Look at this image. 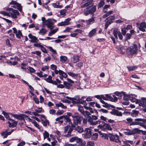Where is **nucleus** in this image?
<instances>
[{
  "mask_svg": "<svg viewBox=\"0 0 146 146\" xmlns=\"http://www.w3.org/2000/svg\"><path fill=\"white\" fill-rule=\"evenodd\" d=\"M73 122L75 125H80L83 119V117L79 115L77 112L74 113L72 116Z\"/></svg>",
  "mask_w": 146,
  "mask_h": 146,
  "instance_id": "f257e3e1",
  "label": "nucleus"
},
{
  "mask_svg": "<svg viewBox=\"0 0 146 146\" xmlns=\"http://www.w3.org/2000/svg\"><path fill=\"white\" fill-rule=\"evenodd\" d=\"M56 21V20L52 18L48 19L44 22V25H46L48 28L52 29L54 27L53 25Z\"/></svg>",
  "mask_w": 146,
  "mask_h": 146,
  "instance_id": "f03ea898",
  "label": "nucleus"
},
{
  "mask_svg": "<svg viewBox=\"0 0 146 146\" xmlns=\"http://www.w3.org/2000/svg\"><path fill=\"white\" fill-rule=\"evenodd\" d=\"M137 51V46L133 44L127 48L126 50L127 54L128 55H132L135 54Z\"/></svg>",
  "mask_w": 146,
  "mask_h": 146,
  "instance_id": "7ed1b4c3",
  "label": "nucleus"
},
{
  "mask_svg": "<svg viewBox=\"0 0 146 146\" xmlns=\"http://www.w3.org/2000/svg\"><path fill=\"white\" fill-rule=\"evenodd\" d=\"M6 10L7 11H9L11 17L13 19L17 18V15L19 14L17 10L13 9L12 8H8L6 9Z\"/></svg>",
  "mask_w": 146,
  "mask_h": 146,
  "instance_id": "20e7f679",
  "label": "nucleus"
},
{
  "mask_svg": "<svg viewBox=\"0 0 146 146\" xmlns=\"http://www.w3.org/2000/svg\"><path fill=\"white\" fill-rule=\"evenodd\" d=\"M92 0H82L81 3V7L84 8L85 7L90 8L92 6Z\"/></svg>",
  "mask_w": 146,
  "mask_h": 146,
  "instance_id": "39448f33",
  "label": "nucleus"
},
{
  "mask_svg": "<svg viewBox=\"0 0 146 146\" xmlns=\"http://www.w3.org/2000/svg\"><path fill=\"white\" fill-rule=\"evenodd\" d=\"M115 19L114 16H111L108 17L105 20L106 22L105 28L106 29L109 25L113 22Z\"/></svg>",
  "mask_w": 146,
  "mask_h": 146,
  "instance_id": "423d86ee",
  "label": "nucleus"
},
{
  "mask_svg": "<svg viewBox=\"0 0 146 146\" xmlns=\"http://www.w3.org/2000/svg\"><path fill=\"white\" fill-rule=\"evenodd\" d=\"M109 137L110 140L111 141H115L117 143H121V141L119 139V136L117 135L109 134Z\"/></svg>",
  "mask_w": 146,
  "mask_h": 146,
  "instance_id": "0eeeda50",
  "label": "nucleus"
},
{
  "mask_svg": "<svg viewBox=\"0 0 146 146\" xmlns=\"http://www.w3.org/2000/svg\"><path fill=\"white\" fill-rule=\"evenodd\" d=\"M16 129H12L10 131L8 132L9 130L8 129H6L1 133V135L3 137V138H5L7 137L9 135H10L11 133Z\"/></svg>",
  "mask_w": 146,
  "mask_h": 146,
  "instance_id": "6e6552de",
  "label": "nucleus"
},
{
  "mask_svg": "<svg viewBox=\"0 0 146 146\" xmlns=\"http://www.w3.org/2000/svg\"><path fill=\"white\" fill-rule=\"evenodd\" d=\"M137 132V128H135L134 129H125L123 133L126 135H131L134 134Z\"/></svg>",
  "mask_w": 146,
  "mask_h": 146,
  "instance_id": "1a4fd4ad",
  "label": "nucleus"
},
{
  "mask_svg": "<svg viewBox=\"0 0 146 146\" xmlns=\"http://www.w3.org/2000/svg\"><path fill=\"white\" fill-rule=\"evenodd\" d=\"M12 29L13 33L15 34L16 36L18 38L20 39L21 38V37H23V35L21 30H19L17 31L15 27L13 28Z\"/></svg>",
  "mask_w": 146,
  "mask_h": 146,
  "instance_id": "9d476101",
  "label": "nucleus"
},
{
  "mask_svg": "<svg viewBox=\"0 0 146 146\" xmlns=\"http://www.w3.org/2000/svg\"><path fill=\"white\" fill-rule=\"evenodd\" d=\"M85 133L84 134L85 138L88 139L90 138L91 136V129L87 128L84 131Z\"/></svg>",
  "mask_w": 146,
  "mask_h": 146,
  "instance_id": "9b49d317",
  "label": "nucleus"
},
{
  "mask_svg": "<svg viewBox=\"0 0 146 146\" xmlns=\"http://www.w3.org/2000/svg\"><path fill=\"white\" fill-rule=\"evenodd\" d=\"M137 104H139V106L146 108V98H141V100L137 99Z\"/></svg>",
  "mask_w": 146,
  "mask_h": 146,
  "instance_id": "f8f14e48",
  "label": "nucleus"
},
{
  "mask_svg": "<svg viewBox=\"0 0 146 146\" xmlns=\"http://www.w3.org/2000/svg\"><path fill=\"white\" fill-rule=\"evenodd\" d=\"M88 118V121L91 125H95L97 124H100L101 121L98 120L96 121H93L91 117H89Z\"/></svg>",
  "mask_w": 146,
  "mask_h": 146,
  "instance_id": "ddd939ff",
  "label": "nucleus"
},
{
  "mask_svg": "<svg viewBox=\"0 0 146 146\" xmlns=\"http://www.w3.org/2000/svg\"><path fill=\"white\" fill-rule=\"evenodd\" d=\"M70 20V18H67L64 21L62 22L58 23L57 25L62 26L69 25L70 24V23L69 22Z\"/></svg>",
  "mask_w": 146,
  "mask_h": 146,
  "instance_id": "4468645a",
  "label": "nucleus"
},
{
  "mask_svg": "<svg viewBox=\"0 0 146 146\" xmlns=\"http://www.w3.org/2000/svg\"><path fill=\"white\" fill-rule=\"evenodd\" d=\"M80 56L78 54L74 55L71 58V61L72 62L75 63L79 61V58Z\"/></svg>",
  "mask_w": 146,
  "mask_h": 146,
  "instance_id": "2eb2a0df",
  "label": "nucleus"
},
{
  "mask_svg": "<svg viewBox=\"0 0 146 146\" xmlns=\"http://www.w3.org/2000/svg\"><path fill=\"white\" fill-rule=\"evenodd\" d=\"M105 96L107 98V100H109L112 102H114L117 100V97L114 95H113L112 96H111L109 94H105Z\"/></svg>",
  "mask_w": 146,
  "mask_h": 146,
  "instance_id": "dca6fc26",
  "label": "nucleus"
},
{
  "mask_svg": "<svg viewBox=\"0 0 146 146\" xmlns=\"http://www.w3.org/2000/svg\"><path fill=\"white\" fill-rule=\"evenodd\" d=\"M29 38L31 39L30 40L32 42H37L38 40L37 38L35 36L32 35L31 33H30L28 35Z\"/></svg>",
  "mask_w": 146,
  "mask_h": 146,
  "instance_id": "f3484780",
  "label": "nucleus"
},
{
  "mask_svg": "<svg viewBox=\"0 0 146 146\" xmlns=\"http://www.w3.org/2000/svg\"><path fill=\"white\" fill-rule=\"evenodd\" d=\"M52 77L51 76H49L46 78L44 79V80L48 83H51L55 85H57V82L56 81H54L52 80Z\"/></svg>",
  "mask_w": 146,
  "mask_h": 146,
  "instance_id": "a211bd4d",
  "label": "nucleus"
},
{
  "mask_svg": "<svg viewBox=\"0 0 146 146\" xmlns=\"http://www.w3.org/2000/svg\"><path fill=\"white\" fill-rule=\"evenodd\" d=\"M10 121H11L12 123H11V122L9 121H8V123L9 124V127H15L17 126V121H15L12 119H10Z\"/></svg>",
  "mask_w": 146,
  "mask_h": 146,
  "instance_id": "6ab92c4d",
  "label": "nucleus"
},
{
  "mask_svg": "<svg viewBox=\"0 0 146 146\" xmlns=\"http://www.w3.org/2000/svg\"><path fill=\"white\" fill-rule=\"evenodd\" d=\"M110 113L112 115L118 116H121L122 115V113L121 112L115 109L113 110L110 112Z\"/></svg>",
  "mask_w": 146,
  "mask_h": 146,
  "instance_id": "aec40b11",
  "label": "nucleus"
},
{
  "mask_svg": "<svg viewBox=\"0 0 146 146\" xmlns=\"http://www.w3.org/2000/svg\"><path fill=\"white\" fill-rule=\"evenodd\" d=\"M122 94L123 95V99L126 101H128L130 100L131 97L132 96V95H128L125 94L124 92H122Z\"/></svg>",
  "mask_w": 146,
  "mask_h": 146,
  "instance_id": "412c9836",
  "label": "nucleus"
},
{
  "mask_svg": "<svg viewBox=\"0 0 146 146\" xmlns=\"http://www.w3.org/2000/svg\"><path fill=\"white\" fill-rule=\"evenodd\" d=\"M123 145V146H130L129 144L132 145L133 144V141L130 140H125L122 141Z\"/></svg>",
  "mask_w": 146,
  "mask_h": 146,
  "instance_id": "4be33fe9",
  "label": "nucleus"
},
{
  "mask_svg": "<svg viewBox=\"0 0 146 146\" xmlns=\"http://www.w3.org/2000/svg\"><path fill=\"white\" fill-rule=\"evenodd\" d=\"M72 102L74 104L78 103L80 102V99L78 96L72 98Z\"/></svg>",
  "mask_w": 146,
  "mask_h": 146,
  "instance_id": "5701e85b",
  "label": "nucleus"
},
{
  "mask_svg": "<svg viewBox=\"0 0 146 146\" xmlns=\"http://www.w3.org/2000/svg\"><path fill=\"white\" fill-rule=\"evenodd\" d=\"M59 75L60 76V78L61 80H63V78H66L67 76L66 74L61 70L60 71Z\"/></svg>",
  "mask_w": 146,
  "mask_h": 146,
  "instance_id": "b1692460",
  "label": "nucleus"
},
{
  "mask_svg": "<svg viewBox=\"0 0 146 146\" xmlns=\"http://www.w3.org/2000/svg\"><path fill=\"white\" fill-rule=\"evenodd\" d=\"M63 84L64 85V87L68 89H70L72 86V85L66 81H64Z\"/></svg>",
  "mask_w": 146,
  "mask_h": 146,
  "instance_id": "393cba45",
  "label": "nucleus"
},
{
  "mask_svg": "<svg viewBox=\"0 0 146 146\" xmlns=\"http://www.w3.org/2000/svg\"><path fill=\"white\" fill-rule=\"evenodd\" d=\"M100 123L101 124L98 126V127L102 130L105 131V124H106V123L103 121H101Z\"/></svg>",
  "mask_w": 146,
  "mask_h": 146,
  "instance_id": "a878e982",
  "label": "nucleus"
},
{
  "mask_svg": "<svg viewBox=\"0 0 146 146\" xmlns=\"http://www.w3.org/2000/svg\"><path fill=\"white\" fill-rule=\"evenodd\" d=\"M74 129L80 133H82L83 131V128L81 126H77V127H76Z\"/></svg>",
  "mask_w": 146,
  "mask_h": 146,
  "instance_id": "bb28decb",
  "label": "nucleus"
},
{
  "mask_svg": "<svg viewBox=\"0 0 146 146\" xmlns=\"http://www.w3.org/2000/svg\"><path fill=\"white\" fill-rule=\"evenodd\" d=\"M73 129L71 128H69L68 131L67 132V134H66L65 135H64V136L66 137H70L71 136H72L73 135H71V132L73 131Z\"/></svg>",
  "mask_w": 146,
  "mask_h": 146,
  "instance_id": "cd10ccee",
  "label": "nucleus"
},
{
  "mask_svg": "<svg viewBox=\"0 0 146 146\" xmlns=\"http://www.w3.org/2000/svg\"><path fill=\"white\" fill-rule=\"evenodd\" d=\"M60 62L63 63H64L67 59V57L64 56H60Z\"/></svg>",
  "mask_w": 146,
  "mask_h": 146,
  "instance_id": "c85d7f7f",
  "label": "nucleus"
},
{
  "mask_svg": "<svg viewBox=\"0 0 146 146\" xmlns=\"http://www.w3.org/2000/svg\"><path fill=\"white\" fill-rule=\"evenodd\" d=\"M55 106L57 107H61L63 109H66L67 107L66 106H64L62 103L60 102L58 104H56Z\"/></svg>",
  "mask_w": 146,
  "mask_h": 146,
  "instance_id": "c756f323",
  "label": "nucleus"
},
{
  "mask_svg": "<svg viewBox=\"0 0 146 146\" xmlns=\"http://www.w3.org/2000/svg\"><path fill=\"white\" fill-rule=\"evenodd\" d=\"M58 30V28H57L55 29H53L48 34V36H50L54 34Z\"/></svg>",
  "mask_w": 146,
  "mask_h": 146,
  "instance_id": "7c9ffc66",
  "label": "nucleus"
},
{
  "mask_svg": "<svg viewBox=\"0 0 146 146\" xmlns=\"http://www.w3.org/2000/svg\"><path fill=\"white\" fill-rule=\"evenodd\" d=\"M96 7L95 6H93L92 8L89 10L90 14H93L94 13L96 10Z\"/></svg>",
  "mask_w": 146,
  "mask_h": 146,
  "instance_id": "2f4dec72",
  "label": "nucleus"
},
{
  "mask_svg": "<svg viewBox=\"0 0 146 146\" xmlns=\"http://www.w3.org/2000/svg\"><path fill=\"white\" fill-rule=\"evenodd\" d=\"M2 114L4 115L5 117L8 120H10V119H11L10 118V117L9 116V115H10L9 113H8L4 111H2Z\"/></svg>",
  "mask_w": 146,
  "mask_h": 146,
  "instance_id": "473e14b6",
  "label": "nucleus"
},
{
  "mask_svg": "<svg viewBox=\"0 0 146 146\" xmlns=\"http://www.w3.org/2000/svg\"><path fill=\"white\" fill-rule=\"evenodd\" d=\"M78 103L83 104L84 105V107L86 109L88 110L89 108V107L86 106L87 103L85 101H83L80 99V102H79Z\"/></svg>",
  "mask_w": 146,
  "mask_h": 146,
  "instance_id": "72a5a7b5",
  "label": "nucleus"
},
{
  "mask_svg": "<svg viewBox=\"0 0 146 146\" xmlns=\"http://www.w3.org/2000/svg\"><path fill=\"white\" fill-rule=\"evenodd\" d=\"M47 32V30L45 29L42 28L39 32V33L42 35H43Z\"/></svg>",
  "mask_w": 146,
  "mask_h": 146,
  "instance_id": "f704fd0d",
  "label": "nucleus"
},
{
  "mask_svg": "<svg viewBox=\"0 0 146 146\" xmlns=\"http://www.w3.org/2000/svg\"><path fill=\"white\" fill-rule=\"evenodd\" d=\"M119 32V31H118V30L116 28H115L113 30V35L116 39H117L118 38L117 35H118V33Z\"/></svg>",
  "mask_w": 146,
  "mask_h": 146,
  "instance_id": "c9c22d12",
  "label": "nucleus"
},
{
  "mask_svg": "<svg viewBox=\"0 0 146 146\" xmlns=\"http://www.w3.org/2000/svg\"><path fill=\"white\" fill-rule=\"evenodd\" d=\"M98 134L97 133H95L93 134L92 136V139L93 140H96L97 139L98 136Z\"/></svg>",
  "mask_w": 146,
  "mask_h": 146,
  "instance_id": "e433bc0d",
  "label": "nucleus"
},
{
  "mask_svg": "<svg viewBox=\"0 0 146 146\" xmlns=\"http://www.w3.org/2000/svg\"><path fill=\"white\" fill-rule=\"evenodd\" d=\"M104 124H105V131L106 130L111 131L112 130V128L110 127V125L109 124L106 123Z\"/></svg>",
  "mask_w": 146,
  "mask_h": 146,
  "instance_id": "4c0bfd02",
  "label": "nucleus"
},
{
  "mask_svg": "<svg viewBox=\"0 0 146 146\" xmlns=\"http://www.w3.org/2000/svg\"><path fill=\"white\" fill-rule=\"evenodd\" d=\"M94 21V18H91L89 19L86 20V22L87 25H89L92 24Z\"/></svg>",
  "mask_w": 146,
  "mask_h": 146,
  "instance_id": "58836bf2",
  "label": "nucleus"
},
{
  "mask_svg": "<svg viewBox=\"0 0 146 146\" xmlns=\"http://www.w3.org/2000/svg\"><path fill=\"white\" fill-rule=\"evenodd\" d=\"M52 6L53 7L56 8H61L62 7V5H57V3H53L52 4Z\"/></svg>",
  "mask_w": 146,
  "mask_h": 146,
  "instance_id": "ea45409f",
  "label": "nucleus"
},
{
  "mask_svg": "<svg viewBox=\"0 0 146 146\" xmlns=\"http://www.w3.org/2000/svg\"><path fill=\"white\" fill-rule=\"evenodd\" d=\"M47 47L49 49L50 51L52 52V54H56V50L53 49L52 47L50 46H47Z\"/></svg>",
  "mask_w": 146,
  "mask_h": 146,
  "instance_id": "a19ab883",
  "label": "nucleus"
},
{
  "mask_svg": "<svg viewBox=\"0 0 146 146\" xmlns=\"http://www.w3.org/2000/svg\"><path fill=\"white\" fill-rule=\"evenodd\" d=\"M67 73L70 76L73 77H76L78 76V74L74 73L71 72H68Z\"/></svg>",
  "mask_w": 146,
  "mask_h": 146,
  "instance_id": "79ce46f5",
  "label": "nucleus"
},
{
  "mask_svg": "<svg viewBox=\"0 0 146 146\" xmlns=\"http://www.w3.org/2000/svg\"><path fill=\"white\" fill-rule=\"evenodd\" d=\"M78 110L80 111L82 114L84 113V111L83 109V106H81L80 105L78 106Z\"/></svg>",
  "mask_w": 146,
  "mask_h": 146,
  "instance_id": "37998d69",
  "label": "nucleus"
},
{
  "mask_svg": "<svg viewBox=\"0 0 146 146\" xmlns=\"http://www.w3.org/2000/svg\"><path fill=\"white\" fill-rule=\"evenodd\" d=\"M96 32V30L95 29H94L92 30L90 32L89 34V36H92L94 35L95 34Z\"/></svg>",
  "mask_w": 146,
  "mask_h": 146,
  "instance_id": "c03bdc74",
  "label": "nucleus"
},
{
  "mask_svg": "<svg viewBox=\"0 0 146 146\" xmlns=\"http://www.w3.org/2000/svg\"><path fill=\"white\" fill-rule=\"evenodd\" d=\"M64 118L66 120V122H68L70 123H72L71 121V120L70 119L69 117L67 116V115H64Z\"/></svg>",
  "mask_w": 146,
  "mask_h": 146,
  "instance_id": "a18cd8bd",
  "label": "nucleus"
},
{
  "mask_svg": "<svg viewBox=\"0 0 146 146\" xmlns=\"http://www.w3.org/2000/svg\"><path fill=\"white\" fill-rule=\"evenodd\" d=\"M42 123L43 125L44 126H46L48 125H49V121L48 120L46 119L45 120V121L42 120Z\"/></svg>",
  "mask_w": 146,
  "mask_h": 146,
  "instance_id": "49530a36",
  "label": "nucleus"
},
{
  "mask_svg": "<svg viewBox=\"0 0 146 146\" xmlns=\"http://www.w3.org/2000/svg\"><path fill=\"white\" fill-rule=\"evenodd\" d=\"M127 68L129 71H132L136 69V66H127Z\"/></svg>",
  "mask_w": 146,
  "mask_h": 146,
  "instance_id": "de8ad7c7",
  "label": "nucleus"
},
{
  "mask_svg": "<svg viewBox=\"0 0 146 146\" xmlns=\"http://www.w3.org/2000/svg\"><path fill=\"white\" fill-rule=\"evenodd\" d=\"M89 8L87 7L86 9H84V15L86 16L88 15V14H90L89 10L88 9Z\"/></svg>",
  "mask_w": 146,
  "mask_h": 146,
  "instance_id": "09e8293b",
  "label": "nucleus"
},
{
  "mask_svg": "<svg viewBox=\"0 0 146 146\" xmlns=\"http://www.w3.org/2000/svg\"><path fill=\"white\" fill-rule=\"evenodd\" d=\"M24 114L19 115L18 119L20 120H24Z\"/></svg>",
  "mask_w": 146,
  "mask_h": 146,
  "instance_id": "8fccbe9b",
  "label": "nucleus"
},
{
  "mask_svg": "<svg viewBox=\"0 0 146 146\" xmlns=\"http://www.w3.org/2000/svg\"><path fill=\"white\" fill-rule=\"evenodd\" d=\"M90 113L87 111H84V113L83 114V115H84L85 117H90Z\"/></svg>",
  "mask_w": 146,
  "mask_h": 146,
  "instance_id": "3c124183",
  "label": "nucleus"
},
{
  "mask_svg": "<svg viewBox=\"0 0 146 146\" xmlns=\"http://www.w3.org/2000/svg\"><path fill=\"white\" fill-rule=\"evenodd\" d=\"M44 138V139L49 137V134L46 131H44V132L43 134Z\"/></svg>",
  "mask_w": 146,
  "mask_h": 146,
  "instance_id": "603ef678",
  "label": "nucleus"
},
{
  "mask_svg": "<svg viewBox=\"0 0 146 146\" xmlns=\"http://www.w3.org/2000/svg\"><path fill=\"white\" fill-rule=\"evenodd\" d=\"M104 0H101L98 5V8H100L103 6L105 3L104 2Z\"/></svg>",
  "mask_w": 146,
  "mask_h": 146,
  "instance_id": "864d4df0",
  "label": "nucleus"
},
{
  "mask_svg": "<svg viewBox=\"0 0 146 146\" xmlns=\"http://www.w3.org/2000/svg\"><path fill=\"white\" fill-rule=\"evenodd\" d=\"M94 141H89L87 142L86 146H94Z\"/></svg>",
  "mask_w": 146,
  "mask_h": 146,
  "instance_id": "5fc2aeb1",
  "label": "nucleus"
},
{
  "mask_svg": "<svg viewBox=\"0 0 146 146\" xmlns=\"http://www.w3.org/2000/svg\"><path fill=\"white\" fill-rule=\"evenodd\" d=\"M16 8L20 12H21L22 11V6L21 5L18 3L17 4V5H16Z\"/></svg>",
  "mask_w": 146,
  "mask_h": 146,
  "instance_id": "6e6d98bb",
  "label": "nucleus"
},
{
  "mask_svg": "<svg viewBox=\"0 0 146 146\" xmlns=\"http://www.w3.org/2000/svg\"><path fill=\"white\" fill-rule=\"evenodd\" d=\"M33 124H34V125L38 129H40V127L39 125L34 120L33 122V123H32Z\"/></svg>",
  "mask_w": 146,
  "mask_h": 146,
  "instance_id": "4d7b16f0",
  "label": "nucleus"
},
{
  "mask_svg": "<svg viewBox=\"0 0 146 146\" xmlns=\"http://www.w3.org/2000/svg\"><path fill=\"white\" fill-rule=\"evenodd\" d=\"M134 96L132 95V96L131 97L130 100L132 102H135L136 104H137V99L134 98Z\"/></svg>",
  "mask_w": 146,
  "mask_h": 146,
  "instance_id": "13d9d810",
  "label": "nucleus"
},
{
  "mask_svg": "<svg viewBox=\"0 0 146 146\" xmlns=\"http://www.w3.org/2000/svg\"><path fill=\"white\" fill-rule=\"evenodd\" d=\"M55 133V135L57 138H59L60 137L61 135V134L60 132L58 131H56L54 132Z\"/></svg>",
  "mask_w": 146,
  "mask_h": 146,
  "instance_id": "bf43d9fd",
  "label": "nucleus"
},
{
  "mask_svg": "<svg viewBox=\"0 0 146 146\" xmlns=\"http://www.w3.org/2000/svg\"><path fill=\"white\" fill-rule=\"evenodd\" d=\"M98 111L104 113H106L108 112V111L107 110L104 109H100Z\"/></svg>",
  "mask_w": 146,
  "mask_h": 146,
  "instance_id": "052dcab7",
  "label": "nucleus"
},
{
  "mask_svg": "<svg viewBox=\"0 0 146 146\" xmlns=\"http://www.w3.org/2000/svg\"><path fill=\"white\" fill-rule=\"evenodd\" d=\"M125 21V19H124L121 18L119 19L116 21L115 22L117 23H120L123 22Z\"/></svg>",
  "mask_w": 146,
  "mask_h": 146,
  "instance_id": "680f3d73",
  "label": "nucleus"
},
{
  "mask_svg": "<svg viewBox=\"0 0 146 146\" xmlns=\"http://www.w3.org/2000/svg\"><path fill=\"white\" fill-rule=\"evenodd\" d=\"M131 115L133 117H136L137 116V111L133 110L131 114Z\"/></svg>",
  "mask_w": 146,
  "mask_h": 146,
  "instance_id": "e2e57ef3",
  "label": "nucleus"
},
{
  "mask_svg": "<svg viewBox=\"0 0 146 146\" xmlns=\"http://www.w3.org/2000/svg\"><path fill=\"white\" fill-rule=\"evenodd\" d=\"M40 49L44 53H47V51L46 50V48H44L43 45L40 48Z\"/></svg>",
  "mask_w": 146,
  "mask_h": 146,
  "instance_id": "0e129e2a",
  "label": "nucleus"
},
{
  "mask_svg": "<svg viewBox=\"0 0 146 146\" xmlns=\"http://www.w3.org/2000/svg\"><path fill=\"white\" fill-rule=\"evenodd\" d=\"M64 113V111L62 110H58L57 111L56 114L57 115H59L62 114Z\"/></svg>",
  "mask_w": 146,
  "mask_h": 146,
  "instance_id": "69168bd1",
  "label": "nucleus"
},
{
  "mask_svg": "<svg viewBox=\"0 0 146 146\" xmlns=\"http://www.w3.org/2000/svg\"><path fill=\"white\" fill-rule=\"evenodd\" d=\"M77 138V137L74 136L70 138L69 140V141L70 142H74V141H76V139Z\"/></svg>",
  "mask_w": 146,
  "mask_h": 146,
  "instance_id": "338daca9",
  "label": "nucleus"
},
{
  "mask_svg": "<svg viewBox=\"0 0 146 146\" xmlns=\"http://www.w3.org/2000/svg\"><path fill=\"white\" fill-rule=\"evenodd\" d=\"M122 92H116L114 93V94L116 96L121 97L122 96Z\"/></svg>",
  "mask_w": 146,
  "mask_h": 146,
  "instance_id": "774afa93",
  "label": "nucleus"
}]
</instances>
